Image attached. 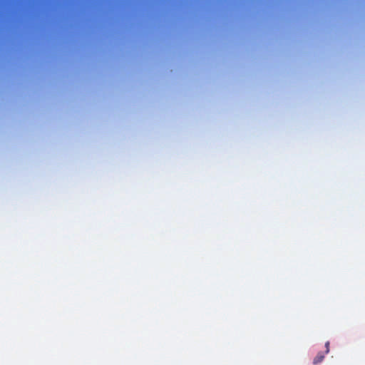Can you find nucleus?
I'll list each match as a JSON object with an SVG mask.
<instances>
[{
    "mask_svg": "<svg viewBox=\"0 0 365 365\" xmlns=\"http://www.w3.org/2000/svg\"><path fill=\"white\" fill-rule=\"evenodd\" d=\"M324 358V354L319 352L317 354V355L314 357L313 360V364L317 365L322 362Z\"/></svg>",
    "mask_w": 365,
    "mask_h": 365,
    "instance_id": "obj_1",
    "label": "nucleus"
},
{
    "mask_svg": "<svg viewBox=\"0 0 365 365\" xmlns=\"http://www.w3.org/2000/svg\"><path fill=\"white\" fill-rule=\"evenodd\" d=\"M325 347H326L325 354H328L329 352V341L326 342Z\"/></svg>",
    "mask_w": 365,
    "mask_h": 365,
    "instance_id": "obj_2",
    "label": "nucleus"
}]
</instances>
